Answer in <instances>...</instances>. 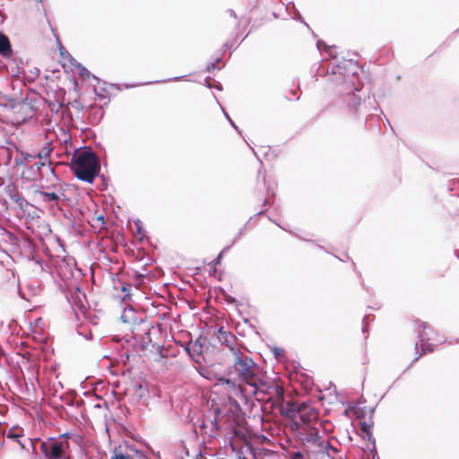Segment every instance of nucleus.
I'll list each match as a JSON object with an SVG mask.
<instances>
[{
    "label": "nucleus",
    "instance_id": "2f4dec72",
    "mask_svg": "<svg viewBox=\"0 0 459 459\" xmlns=\"http://www.w3.org/2000/svg\"><path fill=\"white\" fill-rule=\"evenodd\" d=\"M27 440L30 446L31 453L35 454L36 453V443L39 441V438H36V439L28 438Z\"/></svg>",
    "mask_w": 459,
    "mask_h": 459
},
{
    "label": "nucleus",
    "instance_id": "c756f323",
    "mask_svg": "<svg viewBox=\"0 0 459 459\" xmlns=\"http://www.w3.org/2000/svg\"><path fill=\"white\" fill-rule=\"evenodd\" d=\"M359 426H360L361 434H364L367 431L368 432V430H371V428H372V424L369 422H367V421H361L359 423Z\"/></svg>",
    "mask_w": 459,
    "mask_h": 459
},
{
    "label": "nucleus",
    "instance_id": "20e7f679",
    "mask_svg": "<svg viewBox=\"0 0 459 459\" xmlns=\"http://www.w3.org/2000/svg\"><path fill=\"white\" fill-rule=\"evenodd\" d=\"M291 420L292 429L311 426L318 419V411L307 403L288 402L279 413Z\"/></svg>",
    "mask_w": 459,
    "mask_h": 459
},
{
    "label": "nucleus",
    "instance_id": "a19ab883",
    "mask_svg": "<svg viewBox=\"0 0 459 459\" xmlns=\"http://www.w3.org/2000/svg\"><path fill=\"white\" fill-rule=\"evenodd\" d=\"M204 83H205V86L209 89H212L213 86L212 84L210 82V77H206L205 80H204Z\"/></svg>",
    "mask_w": 459,
    "mask_h": 459
},
{
    "label": "nucleus",
    "instance_id": "72a5a7b5",
    "mask_svg": "<svg viewBox=\"0 0 459 459\" xmlns=\"http://www.w3.org/2000/svg\"><path fill=\"white\" fill-rule=\"evenodd\" d=\"M227 248H229V247H225V248H224V249H223V250H222V251H221V252L217 255V257L212 261L213 265H217V264H219L221 263V257H222V254H223V252H224Z\"/></svg>",
    "mask_w": 459,
    "mask_h": 459
},
{
    "label": "nucleus",
    "instance_id": "f704fd0d",
    "mask_svg": "<svg viewBox=\"0 0 459 459\" xmlns=\"http://www.w3.org/2000/svg\"><path fill=\"white\" fill-rule=\"evenodd\" d=\"M273 353L275 355V357L277 359L281 358L283 356V353H284V350L281 349V348H274L273 349Z\"/></svg>",
    "mask_w": 459,
    "mask_h": 459
},
{
    "label": "nucleus",
    "instance_id": "9d476101",
    "mask_svg": "<svg viewBox=\"0 0 459 459\" xmlns=\"http://www.w3.org/2000/svg\"><path fill=\"white\" fill-rule=\"evenodd\" d=\"M7 195L9 198L14 202L21 209L28 205V202L21 195L18 189L14 186H7Z\"/></svg>",
    "mask_w": 459,
    "mask_h": 459
},
{
    "label": "nucleus",
    "instance_id": "4be33fe9",
    "mask_svg": "<svg viewBox=\"0 0 459 459\" xmlns=\"http://www.w3.org/2000/svg\"><path fill=\"white\" fill-rule=\"evenodd\" d=\"M17 101H18V108L23 107V106H28L30 107V108H32V106H31V100L29 99L28 96L26 97H17Z\"/></svg>",
    "mask_w": 459,
    "mask_h": 459
},
{
    "label": "nucleus",
    "instance_id": "ea45409f",
    "mask_svg": "<svg viewBox=\"0 0 459 459\" xmlns=\"http://www.w3.org/2000/svg\"><path fill=\"white\" fill-rule=\"evenodd\" d=\"M227 13H229V14H230L233 19L237 20V18H238V17H237V14H236V13H235V11H234V10H232V9H228V10H227Z\"/></svg>",
    "mask_w": 459,
    "mask_h": 459
},
{
    "label": "nucleus",
    "instance_id": "37998d69",
    "mask_svg": "<svg viewBox=\"0 0 459 459\" xmlns=\"http://www.w3.org/2000/svg\"><path fill=\"white\" fill-rule=\"evenodd\" d=\"M16 442L20 445L22 449H27L28 450V448L26 447L25 443L22 440H21V438H19V441H16Z\"/></svg>",
    "mask_w": 459,
    "mask_h": 459
},
{
    "label": "nucleus",
    "instance_id": "c03bdc74",
    "mask_svg": "<svg viewBox=\"0 0 459 459\" xmlns=\"http://www.w3.org/2000/svg\"><path fill=\"white\" fill-rule=\"evenodd\" d=\"M157 351H158L160 356L162 358L163 357V354H162L163 347L162 346H158Z\"/></svg>",
    "mask_w": 459,
    "mask_h": 459
},
{
    "label": "nucleus",
    "instance_id": "f8f14e48",
    "mask_svg": "<svg viewBox=\"0 0 459 459\" xmlns=\"http://www.w3.org/2000/svg\"><path fill=\"white\" fill-rule=\"evenodd\" d=\"M52 152V148L49 146V143H46L45 146H43L39 152L37 154H34L36 158H38L40 160L46 161L49 168V170L52 174H55V169L52 165V161L50 160V154Z\"/></svg>",
    "mask_w": 459,
    "mask_h": 459
},
{
    "label": "nucleus",
    "instance_id": "2eb2a0df",
    "mask_svg": "<svg viewBox=\"0 0 459 459\" xmlns=\"http://www.w3.org/2000/svg\"><path fill=\"white\" fill-rule=\"evenodd\" d=\"M37 195L44 203L56 204L60 200V195L55 192L38 191Z\"/></svg>",
    "mask_w": 459,
    "mask_h": 459
},
{
    "label": "nucleus",
    "instance_id": "4468645a",
    "mask_svg": "<svg viewBox=\"0 0 459 459\" xmlns=\"http://www.w3.org/2000/svg\"><path fill=\"white\" fill-rule=\"evenodd\" d=\"M14 149L16 152H20V157L17 156L13 160V163H14L15 167L23 166L25 162L30 163L33 160L36 159V156L34 154H30V153L24 152L22 151H20L17 146H14Z\"/></svg>",
    "mask_w": 459,
    "mask_h": 459
},
{
    "label": "nucleus",
    "instance_id": "f3484780",
    "mask_svg": "<svg viewBox=\"0 0 459 459\" xmlns=\"http://www.w3.org/2000/svg\"><path fill=\"white\" fill-rule=\"evenodd\" d=\"M13 150L8 147H3L0 150V158L5 166H10L13 159Z\"/></svg>",
    "mask_w": 459,
    "mask_h": 459
},
{
    "label": "nucleus",
    "instance_id": "4d7b16f0",
    "mask_svg": "<svg viewBox=\"0 0 459 459\" xmlns=\"http://www.w3.org/2000/svg\"><path fill=\"white\" fill-rule=\"evenodd\" d=\"M34 74H39V69H36V71H34Z\"/></svg>",
    "mask_w": 459,
    "mask_h": 459
},
{
    "label": "nucleus",
    "instance_id": "aec40b11",
    "mask_svg": "<svg viewBox=\"0 0 459 459\" xmlns=\"http://www.w3.org/2000/svg\"><path fill=\"white\" fill-rule=\"evenodd\" d=\"M212 96L213 98L216 100V102L220 105L225 117L227 118V120L229 121L230 125L238 133V134H241L239 128L238 127V126L234 123V121L230 118V117L229 116V114L224 110V108L221 107V105L220 104L219 100H217L216 96L214 93H212Z\"/></svg>",
    "mask_w": 459,
    "mask_h": 459
},
{
    "label": "nucleus",
    "instance_id": "49530a36",
    "mask_svg": "<svg viewBox=\"0 0 459 459\" xmlns=\"http://www.w3.org/2000/svg\"><path fill=\"white\" fill-rule=\"evenodd\" d=\"M223 47L227 48H231L233 47V44L227 42V43L224 44Z\"/></svg>",
    "mask_w": 459,
    "mask_h": 459
},
{
    "label": "nucleus",
    "instance_id": "39448f33",
    "mask_svg": "<svg viewBox=\"0 0 459 459\" xmlns=\"http://www.w3.org/2000/svg\"><path fill=\"white\" fill-rule=\"evenodd\" d=\"M294 430L297 431L301 446L308 455H324L330 448L329 443L319 435L317 428L301 426Z\"/></svg>",
    "mask_w": 459,
    "mask_h": 459
},
{
    "label": "nucleus",
    "instance_id": "dca6fc26",
    "mask_svg": "<svg viewBox=\"0 0 459 459\" xmlns=\"http://www.w3.org/2000/svg\"><path fill=\"white\" fill-rule=\"evenodd\" d=\"M4 436L13 441H19V438H22L23 436V429L18 426H13Z\"/></svg>",
    "mask_w": 459,
    "mask_h": 459
},
{
    "label": "nucleus",
    "instance_id": "8fccbe9b",
    "mask_svg": "<svg viewBox=\"0 0 459 459\" xmlns=\"http://www.w3.org/2000/svg\"><path fill=\"white\" fill-rule=\"evenodd\" d=\"M216 89L219 90V91H221L222 90L221 84L219 83L218 85H216Z\"/></svg>",
    "mask_w": 459,
    "mask_h": 459
},
{
    "label": "nucleus",
    "instance_id": "a211bd4d",
    "mask_svg": "<svg viewBox=\"0 0 459 459\" xmlns=\"http://www.w3.org/2000/svg\"><path fill=\"white\" fill-rule=\"evenodd\" d=\"M121 284V291L124 293V296L122 297V300L126 301L131 299V289L132 286L129 283L120 282Z\"/></svg>",
    "mask_w": 459,
    "mask_h": 459
},
{
    "label": "nucleus",
    "instance_id": "423d86ee",
    "mask_svg": "<svg viewBox=\"0 0 459 459\" xmlns=\"http://www.w3.org/2000/svg\"><path fill=\"white\" fill-rule=\"evenodd\" d=\"M68 448V441L63 438L51 437L40 444V450L47 459H69L66 456Z\"/></svg>",
    "mask_w": 459,
    "mask_h": 459
},
{
    "label": "nucleus",
    "instance_id": "58836bf2",
    "mask_svg": "<svg viewBox=\"0 0 459 459\" xmlns=\"http://www.w3.org/2000/svg\"><path fill=\"white\" fill-rule=\"evenodd\" d=\"M184 77H185V75H183V76H176V77H173V78H171V79L163 80L162 82H169V81H180V80H182Z\"/></svg>",
    "mask_w": 459,
    "mask_h": 459
},
{
    "label": "nucleus",
    "instance_id": "c85d7f7f",
    "mask_svg": "<svg viewBox=\"0 0 459 459\" xmlns=\"http://www.w3.org/2000/svg\"><path fill=\"white\" fill-rule=\"evenodd\" d=\"M221 61V57H217L213 62L206 65V71L211 73L217 68V64Z\"/></svg>",
    "mask_w": 459,
    "mask_h": 459
},
{
    "label": "nucleus",
    "instance_id": "de8ad7c7",
    "mask_svg": "<svg viewBox=\"0 0 459 459\" xmlns=\"http://www.w3.org/2000/svg\"><path fill=\"white\" fill-rule=\"evenodd\" d=\"M2 425H3V423L0 421V435H4L5 434V430L2 429Z\"/></svg>",
    "mask_w": 459,
    "mask_h": 459
},
{
    "label": "nucleus",
    "instance_id": "0eeeda50",
    "mask_svg": "<svg viewBox=\"0 0 459 459\" xmlns=\"http://www.w3.org/2000/svg\"><path fill=\"white\" fill-rule=\"evenodd\" d=\"M120 319L124 324H129L133 326L139 325L143 323L142 316L138 315L132 307H126L124 308Z\"/></svg>",
    "mask_w": 459,
    "mask_h": 459
},
{
    "label": "nucleus",
    "instance_id": "f03ea898",
    "mask_svg": "<svg viewBox=\"0 0 459 459\" xmlns=\"http://www.w3.org/2000/svg\"><path fill=\"white\" fill-rule=\"evenodd\" d=\"M284 388L278 377H270L266 372L260 371V410L265 419L270 421L273 416L281 412L283 403Z\"/></svg>",
    "mask_w": 459,
    "mask_h": 459
},
{
    "label": "nucleus",
    "instance_id": "7c9ffc66",
    "mask_svg": "<svg viewBox=\"0 0 459 459\" xmlns=\"http://www.w3.org/2000/svg\"><path fill=\"white\" fill-rule=\"evenodd\" d=\"M96 399L99 400V402L93 405L94 408H96V409H101V408L108 409V403L106 401H102L101 397H100V396H96Z\"/></svg>",
    "mask_w": 459,
    "mask_h": 459
},
{
    "label": "nucleus",
    "instance_id": "f257e3e1",
    "mask_svg": "<svg viewBox=\"0 0 459 459\" xmlns=\"http://www.w3.org/2000/svg\"><path fill=\"white\" fill-rule=\"evenodd\" d=\"M217 339L221 345H225L234 357V364L230 369L229 377H221L218 381L226 384L230 387H235L237 381L245 382L249 387V393L256 395L258 394L257 366L252 358L240 351L238 338L230 331L220 327L217 331Z\"/></svg>",
    "mask_w": 459,
    "mask_h": 459
},
{
    "label": "nucleus",
    "instance_id": "4c0bfd02",
    "mask_svg": "<svg viewBox=\"0 0 459 459\" xmlns=\"http://www.w3.org/2000/svg\"><path fill=\"white\" fill-rule=\"evenodd\" d=\"M420 326L423 328L422 335H425L429 339L428 333H425V330L427 328V323L422 322V323L420 324Z\"/></svg>",
    "mask_w": 459,
    "mask_h": 459
},
{
    "label": "nucleus",
    "instance_id": "3c124183",
    "mask_svg": "<svg viewBox=\"0 0 459 459\" xmlns=\"http://www.w3.org/2000/svg\"><path fill=\"white\" fill-rule=\"evenodd\" d=\"M251 149H252V152H253L254 155H255V157H257V152H255V150L253 147H252Z\"/></svg>",
    "mask_w": 459,
    "mask_h": 459
},
{
    "label": "nucleus",
    "instance_id": "b1692460",
    "mask_svg": "<svg viewBox=\"0 0 459 459\" xmlns=\"http://www.w3.org/2000/svg\"><path fill=\"white\" fill-rule=\"evenodd\" d=\"M111 459H133V458L130 455H125L122 452L117 451V449H115L113 451Z\"/></svg>",
    "mask_w": 459,
    "mask_h": 459
},
{
    "label": "nucleus",
    "instance_id": "1a4fd4ad",
    "mask_svg": "<svg viewBox=\"0 0 459 459\" xmlns=\"http://www.w3.org/2000/svg\"><path fill=\"white\" fill-rule=\"evenodd\" d=\"M65 55L69 57L71 65H74L78 69L80 76L84 81L90 79L91 77L98 82L100 81L99 77L92 74L85 66H83L81 63L77 62L73 56H71L69 53H65Z\"/></svg>",
    "mask_w": 459,
    "mask_h": 459
},
{
    "label": "nucleus",
    "instance_id": "e433bc0d",
    "mask_svg": "<svg viewBox=\"0 0 459 459\" xmlns=\"http://www.w3.org/2000/svg\"><path fill=\"white\" fill-rule=\"evenodd\" d=\"M185 351H186V353L190 356V357H194L195 355H196L195 353H193L192 351V346L191 344H187L185 348Z\"/></svg>",
    "mask_w": 459,
    "mask_h": 459
},
{
    "label": "nucleus",
    "instance_id": "c9c22d12",
    "mask_svg": "<svg viewBox=\"0 0 459 459\" xmlns=\"http://www.w3.org/2000/svg\"><path fill=\"white\" fill-rule=\"evenodd\" d=\"M60 107H61L60 104H56V103L49 104V108H50L51 111H53L55 113L58 112V109H59Z\"/></svg>",
    "mask_w": 459,
    "mask_h": 459
},
{
    "label": "nucleus",
    "instance_id": "412c9836",
    "mask_svg": "<svg viewBox=\"0 0 459 459\" xmlns=\"http://www.w3.org/2000/svg\"><path fill=\"white\" fill-rule=\"evenodd\" d=\"M290 459H316V455H308V454H307L306 452H305V454H303L300 451H297V452H294L293 454H291Z\"/></svg>",
    "mask_w": 459,
    "mask_h": 459
},
{
    "label": "nucleus",
    "instance_id": "09e8293b",
    "mask_svg": "<svg viewBox=\"0 0 459 459\" xmlns=\"http://www.w3.org/2000/svg\"><path fill=\"white\" fill-rule=\"evenodd\" d=\"M247 21H246L245 19H241L239 22H238V24H241V23H247Z\"/></svg>",
    "mask_w": 459,
    "mask_h": 459
},
{
    "label": "nucleus",
    "instance_id": "5fc2aeb1",
    "mask_svg": "<svg viewBox=\"0 0 459 459\" xmlns=\"http://www.w3.org/2000/svg\"><path fill=\"white\" fill-rule=\"evenodd\" d=\"M201 428H206V425H205V423H204V422H203V423L201 424Z\"/></svg>",
    "mask_w": 459,
    "mask_h": 459
},
{
    "label": "nucleus",
    "instance_id": "7ed1b4c3",
    "mask_svg": "<svg viewBox=\"0 0 459 459\" xmlns=\"http://www.w3.org/2000/svg\"><path fill=\"white\" fill-rule=\"evenodd\" d=\"M70 168L79 180L92 184L100 174V163L94 152L84 146L74 152Z\"/></svg>",
    "mask_w": 459,
    "mask_h": 459
},
{
    "label": "nucleus",
    "instance_id": "680f3d73",
    "mask_svg": "<svg viewBox=\"0 0 459 459\" xmlns=\"http://www.w3.org/2000/svg\"><path fill=\"white\" fill-rule=\"evenodd\" d=\"M253 455H254V458H255V459H256V455H255V453H254V454H253Z\"/></svg>",
    "mask_w": 459,
    "mask_h": 459
},
{
    "label": "nucleus",
    "instance_id": "13d9d810",
    "mask_svg": "<svg viewBox=\"0 0 459 459\" xmlns=\"http://www.w3.org/2000/svg\"><path fill=\"white\" fill-rule=\"evenodd\" d=\"M60 55L65 58V53L63 51L60 52Z\"/></svg>",
    "mask_w": 459,
    "mask_h": 459
},
{
    "label": "nucleus",
    "instance_id": "6e6552de",
    "mask_svg": "<svg viewBox=\"0 0 459 459\" xmlns=\"http://www.w3.org/2000/svg\"><path fill=\"white\" fill-rule=\"evenodd\" d=\"M13 55L9 38L0 31V56L4 58H11Z\"/></svg>",
    "mask_w": 459,
    "mask_h": 459
},
{
    "label": "nucleus",
    "instance_id": "864d4df0",
    "mask_svg": "<svg viewBox=\"0 0 459 459\" xmlns=\"http://www.w3.org/2000/svg\"><path fill=\"white\" fill-rule=\"evenodd\" d=\"M250 320L249 319H244V323L245 324H249Z\"/></svg>",
    "mask_w": 459,
    "mask_h": 459
},
{
    "label": "nucleus",
    "instance_id": "5701e85b",
    "mask_svg": "<svg viewBox=\"0 0 459 459\" xmlns=\"http://www.w3.org/2000/svg\"><path fill=\"white\" fill-rule=\"evenodd\" d=\"M214 418L212 420H210V423L213 426L214 429L215 430H219V424H218V416L219 414L221 413V410L220 408H215L214 409Z\"/></svg>",
    "mask_w": 459,
    "mask_h": 459
},
{
    "label": "nucleus",
    "instance_id": "6e6d98bb",
    "mask_svg": "<svg viewBox=\"0 0 459 459\" xmlns=\"http://www.w3.org/2000/svg\"><path fill=\"white\" fill-rule=\"evenodd\" d=\"M34 74H39V69H36V71H34Z\"/></svg>",
    "mask_w": 459,
    "mask_h": 459
},
{
    "label": "nucleus",
    "instance_id": "9b49d317",
    "mask_svg": "<svg viewBox=\"0 0 459 459\" xmlns=\"http://www.w3.org/2000/svg\"><path fill=\"white\" fill-rule=\"evenodd\" d=\"M0 107L5 110H14L18 108L17 97L6 95L0 91Z\"/></svg>",
    "mask_w": 459,
    "mask_h": 459
},
{
    "label": "nucleus",
    "instance_id": "6ab92c4d",
    "mask_svg": "<svg viewBox=\"0 0 459 459\" xmlns=\"http://www.w3.org/2000/svg\"><path fill=\"white\" fill-rule=\"evenodd\" d=\"M192 346L193 353L196 355H201L203 353V343L201 338L196 339L195 342H190Z\"/></svg>",
    "mask_w": 459,
    "mask_h": 459
},
{
    "label": "nucleus",
    "instance_id": "393cba45",
    "mask_svg": "<svg viewBox=\"0 0 459 459\" xmlns=\"http://www.w3.org/2000/svg\"><path fill=\"white\" fill-rule=\"evenodd\" d=\"M350 103H352L354 106L355 110L358 109V107L360 105V98L358 97L356 94L352 93L350 95Z\"/></svg>",
    "mask_w": 459,
    "mask_h": 459
},
{
    "label": "nucleus",
    "instance_id": "bf43d9fd",
    "mask_svg": "<svg viewBox=\"0 0 459 459\" xmlns=\"http://www.w3.org/2000/svg\"><path fill=\"white\" fill-rule=\"evenodd\" d=\"M19 293H20L21 297L24 299L23 295L22 294V290H19Z\"/></svg>",
    "mask_w": 459,
    "mask_h": 459
},
{
    "label": "nucleus",
    "instance_id": "a18cd8bd",
    "mask_svg": "<svg viewBox=\"0 0 459 459\" xmlns=\"http://www.w3.org/2000/svg\"><path fill=\"white\" fill-rule=\"evenodd\" d=\"M97 220L100 221L101 222V224H104V222H105L104 217L102 215L98 216Z\"/></svg>",
    "mask_w": 459,
    "mask_h": 459
},
{
    "label": "nucleus",
    "instance_id": "79ce46f5",
    "mask_svg": "<svg viewBox=\"0 0 459 459\" xmlns=\"http://www.w3.org/2000/svg\"><path fill=\"white\" fill-rule=\"evenodd\" d=\"M268 441H269V439L265 436L260 435V445L264 444L265 442H268Z\"/></svg>",
    "mask_w": 459,
    "mask_h": 459
},
{
    "label": "nucleus",
    "instance_id": "a878e982",
    "mask_svg": "<svg viewBox=\"0 0 459 459\" xmlns=\"http://www.w3.org/2000/svg\"><path fill=\"white\" fill-rule=\"evenodd\" d=\"M134 225L136 227V234L139 236V238L142 239L144 236L143 230L142 228V221L137 220L134 221Z\"/></svg>",
    "mask_w": 459,
    "mask_h": 459
},
{
    "label": "nucleus",
    "instance_id": "603ef678",
    "mask_svg": "<svg viewBox=\"0 0 459 459\" xmlns=\"http://www.w3.org/2000/svg\"><path fill=\"white\" fill-rule=\"evenodd\" d=\"M136 277H137V278H140V279H143V274H140V273H137V274H136Z\"/></svg>",
    "mask_w": 459,
    "mask_h": 459
},
{
    "label": "nucleus",
    "instance_id": "bb28decb",
    "mask_svg": "<svg viewBox=\"0 0 459 459\" xmlns=\"http://www.w3.org/2000/svg\"><path fill=\"white\" fill-rule=\"evenodd\" d=\"M47 164L46 161H43V160H40L38 161V162H35L33 165H31V169L34 171V172H40L42 167H44L45 165Z\"/></svg>",
    "mask_w": 459,
    "mask_h": 459
},
{
    "label": "nucleus",
    "instance_id": "ddd939ff",
    "mask_svg": "<svg viewBox=\"0 0 459 459\" xmlns=\"http://www.w3.org/2000/svg\"><path fill=\"white\" fill-rule=\"evenodd\" d=\"M354 349L361 355L367 354V336L363 329L359 331L357 340L352 343Z\"/></svg>",
    "mask_w": 459,
    "mask_h": 459
},
{
    "label": "nucleus",
    "instance_id": "052dcab7",
    "mask_svg": "<svg viewBox=\"0 0 459 459\" xmlns=\"http://www.w3.org/2000/svg\"><path fill=\"white\" fill-rule=\"evenodd\" d=\"M239 38H238V35H236V40H238Z\"/></svg>",
    "mask_w": 459,
    "mask_h": 459
},
{
    "label": "nucleus",
    "instance_id": "473e14b6",
    "mask_svg": "<svg viewBox=\"0 0 459 459\" xmlns=\"http://www.w3.org/2000/svg\"><path fill=\"white\" fill-rule=\"evenodd\" d=\"M361 436L364 439H368L369 442L374 443V437L371 430H368V432L367 431L364 434H361Z\"/></svg>",
    "mask_w": 459,
    "mask_h": 459
},
{
    "label": "nucleus",
    "instance_id": "cd10ccee",
    "mask_svg": "<svg viewBox=\"0 0 459 459\" xmlns=\"http://www.w3.org/2000/svg\"><path fill=\"white\" fill-rule=\"evenodd\" d=\"M84 330H85V328L83 326H82L81 328H78L77 329L78 334L83 335L86 340H91L92 339L91 331L89 330L87 333H83Z\"/></svg>",
    "mask_w": 459,
    "mask_h": 459
}]
</instances>
